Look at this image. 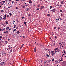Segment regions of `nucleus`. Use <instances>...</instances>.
<instances>
[{"label":"nucleus","mask_w":66,"mask_h":66,"mask_svg":"<svg viewBox=\"0 0 66 66\" xmlns=\"http://www.w3.org/2000/svg\"><path fill=\"white\" fill-rule=\"evenodd\" d=\"M64 53H65V54H66V52H65V51H64Z\"/></svg>","instance_id":"25"},{"label":"nucleus","mask_w":66,"mask_h":66,"mask_svg":"<svg viewBox=\"0 0 66 66\" xmlns=\"http://www.w3.org/2000/svg\"><path fill=\"white\" fill-rule=\"evenodd\" d=\"M32 3V1H31V0H30L29 1V3Z\"/></svg>","instance_id":"7"},{"label":"nucleus","mask_w":66,"mask_h":66,"mask_svg":"<svg viewBox=\"0 0 66 66\" xmlns=\"http://www.w3.org/2000/svg\"><path fill=\"white\" fill-rule=\"evenodd\" d=\"M48 57H50V55H48Z\"/></svg>","instance_id":"57"},{"label":"nucleus","mask_w":66,"mask_h":66,"mask_svg":"<svg viewBox=\"0 0 66 66\" xmlns=\"http://www.w3.org/2000/svg\"><path fill=\"white\" fill-rule=\"evenodd\" d=\"M3 19H4V20H5L6 19V17H4L3 18Z\"/></svg>","instance_id":"15"},{"label":"nucleus","mask_w":66,"mask_h":66,"mask_svg":"<svg viewBox=\"0 0 66 66\" xmlns=\"http://www.w3.org/2000/svg\"><path fill=\"white\" fill-rule=\"evenodd\" d=\"M5 33H8V31H6V32H4V34Z\"/></svg>","instance_id":"9"},{"label":"nucleus","mask_w":66,"mask_h":66,"mask_svg":"<svg viewBox=\"0 0 66 66\" xmlns=\"http://www.w3.org/2000/svg\"><path fill=\"white\" fill-rule=\"evenodd\" d=\"M49 53H50H50H51V52H50V51L49 52Z\"/></svg>","instance_id":"58"},{"label":"nucleus","mask_w":66,"mask_h":66,"mask_svg":"<svg viewBox=\"0 0 66 66\" xmlns=\"http://www.w3.org/2000/svg\"><path fill=\"white\" fill-rule=\"evenodd\" d=\"M28 6V5H26V6Z\"/></svg>","instance_id":"59"},{"label":"nucleus","mask_w":66,"mask_h":66,"mask_svg":"<svg viewBox=\"0 0 66 66\" xmlns=\"http://www.w3.org/2000/svg\"><path fill=\"white\" fill-rule=\"evenodd\" d=\"M1 12H2V13H3V12H4V11L3 10H2L1 11Z\"/></svg>","instance_id":"32"},{"label":"nucleus","mask_w":66,"mask_h":66,"mask_svg":"<svg viewBox=\"0 0 66 66\" xmlns=\"http://www.w3.org/2000/svg\"><path fill=\"white\" fill-rule=\"evenodd\" d=\"M57 37L56 36H55V38H56Z\"/></svg>","instance_id":"37"},{"label":"nucleus","mask_w":66,"mask_h":66,"mask_svg":"<svg viewBox=\"0 0 66 66\" xmlns=\"http://www.w3.org/2000/svg\"><path fill=\"white\" fill-rule=\"evenodd\" d=\"M44 6H43L41 7L40 9L42 10V9H44Z\"/></svg>","instance_id":"5"},{"label":"nucleus","mask_w":66,"mask_h":66,"mask_svg":"<svg viewBox=\"0 0 66 66\" xmlns=\"http://www.w3.org/2000/svg\"><path fill=\"white\" fill-rule=\"evenodd\" d=\"M9 14H10V16H12V13H10Z\"/></svg>","instance_id":"20"},{"label":"nucleus","mask_w":66,"mask_h":66,"mask_svg":"<svg viewBox=\"0 0 66 66\" xmlns=\"http://www.w3.org/2000/svg\"><path fill=\"white\" fill-rule=\"evenodd\" d=\"M56 20L57 21V20H59V19H56Z\"/></svg>","instance_id":"53"},{"label":"nucleus","mask_w":66,"mask_h":66,"mask_svg":"<svg viewBox=\"0 0 66 66\" xmlns=\"http://www.w3.org/2000/svg\"><path fill=\"white\" fill-rule=\"evenodd\" d=\"M24 24H25V25H26V24H26V22H24Z\"/></svg>","instance_id":"23"},{"label":"nucleus","mask_w":66,"mask_h":66,"mask_svg":"<svg viewBox=\"0 0 66 66\" xmlns=\"http://www.w3.org/2000/svg\"><path fill=\"white\" fill-rule=\"evenodd\" d=\"M61 4H63V2L62 1L61 2Z\"/></svg>","instance_id":"16"},{"label":"nucleus","mask_w":66,"mask_h":66,"mask_svg":"<svg viewBox=\"0 0 66 66\" xmlns=\"http://www.w3.org/2000/svg\"><path fill=\"white\" fill-rule=\"evenodd\" d=\"M54 51H51V53H52V54H53V53H54Z\"/></svg>","instance_id":"8"},{"label":"nucleus","mask_w":66,"mask_h":66,"mask_svg":"<svg viewBox=\"0 0 66 66\" xmlns=\"http://www.w3.org/2000/svg\"><path fill=\"white\" fill-rule=\"evenodd\" d=\"M62 61V59H61V60H60V61Z\"/></svg>","instance_id":"43"},{"label":"nucleus","mask_w":66,"mask_h":66,"mask_svg":"<svg viewBox=\"0 0 66 66\" xmlns=\"http://www.w3.org/2000/svg\"><path fill=\"white\" fill-rule=\"evenodd\" d=\"M13 31H16V29H14V30H13Z\"/></svg>","instance_id":"41"},{"label":"nucleus","mask_w":66,"mask_h":66,"mask_svg":"<svg viewBox=\"0 0 66 66\" xmlns=\"http://www.w3.org/2000/svg\"><path fill=\"white\" fill-rule=\"evenodd\" d=\"M22 7L23 8H24V7H25V6L24 5L23 6H22Z\"/></svg>","instance_id":"24"},{"label":"nucleus","mask_w":66,"mask_h":66,"mask_svg":"<svg viewBox=\"0 0 66 66\" xmlns=\"http://www.w3.org/2000/svg\"><path fill=\"white\" fill-rule=\"evenodd\" d=\"M0 38H2V36H0Z\"/></svg>","instance_id":"42"},{"label":"nucleus","mask_w":66,"mask_h":66,"mask_svg":"<svg viewBox=\"0 0 66 66\" xmlns=\"http://www.w3.org/2000/svg\"><path fill=\"white\" fill-rule=\"evenodd\" d=\"M7 17H9V15H7Z\"/></svg>","instance_id":"39"},{"label":"nucleus","mask_w":66,"mask_h":66,"mask_svg":"<svg viewBox=\"0 0 66 66\" xmlns=\"http://www.w3.org/2000/svg\"><path fill=\"white\" fill-rule=\"evenodd\" d=\"M54 45H55V43H54L53 44Z\"/></svg>","instance_id":"47"},{"label":"nucleus","mask_w":66,"mask_h":66,"mask_svg":"<svg viewBox=\"0 0 66 66\" xmlns=\"http://www.w3.org/2000/svg\"><path fill=\"white\" fill-rule=\"evenodd\" d=\"M60 5L59 6H61V7L62 6V5H61V4H60Z\"/></svg>","instance_id":"34"},{"label":"nucleus","mask_w":66,"mask_h":66,"mask_svg":"<svg viewBox=\"0 0 66 66\" xmlns=\"http://www.w3.org/2000/svg\"><path fill=\"white\" fill-rule=\"evenodd\" d=\"M1 30H2L1 29V28H0V31H1Z\"/></svg>","instance_id":"51"},{"label":"nucleus","mask_w":66,"mask_h":66,"mask_svg":"<svg viewBox=\"0 0 66 66\" xmlns=\"http://www.w3.org/2000/svg\"><path fill=\"white\" fill-rule=\"evenodd\" d=\"M24 0H22V1H23Z\"/></svg>","instance_id":"60"},{"label":"nucleus","mask_w":66,"mask_h":66,"mask_svg":"<svg viewBox=\"0 0 66 66\" xmlns=\"http://www.w3.org/2000/svg\"><path fill=\"white\" fill-rule=\"evenodd\" d=\"M52 61H54V59H53L52 60Z\"/></svg>","instance_id":"31"},{"label":"nucleus","mask_w":66,"mask_h":66,"mask_svg":"<svg viewBox=\"0 0 66 66\" xmlns=\"http://www.w3.org/2000/svg\"><path fill=\"white\" fill-rule=\"evenodd\" d=\"M4 16H5V17H6V14H5V15H4Z\"/></svg>","instance_id":"30"},{"label":"nucleus","mask_w":66,"mask_h":66,"mask_svg":"<svg viewBox=\"0 0 66 66\" xmlns=\"http://www.w3.org/2000/svg\"><path fill=\"white\" fill-rule=\"evenodd\" d=\"M24 45V44H22V47H23V45Z\"/></svg>","instance_id":"36"},{"label":"nucleus","mask_w":66,"mask_h":66,"mask_svg":"<svg viewBox=\"0 0 66 66\" xmlns=\"http://www.w3.org/2000/svg\"><path fill=\"white\" fill-rule=\"evenodd\" d=\"M46 55L47 56V57L48 56V54H46Z\"/></svg>","instance_id":"46"},{"label":"nucleus","mask_w":66,"mask_h":66,"mask_svg":"<svg viewBox=\"0 0 66 66\" xmlns=\"http://www.w3.org/2000/svg\"><path fill=\"white\" fill-rule=\"evenodd\" d=\"M61 16H62V17H63V14H61Z\"/></svg>","instance_id":"40"},{"label":"nucleus","mask_w":66,"mask_h":66,"mask_svg":"<svg viewBox=\"0 0 66 66\" xmlns=\"http://www.w3.org/2000/svg\"><path fill=\"white\" fill-rule=\"evenodd\" d=\"M3 2V4H4V3H5V1H2V2Z\"/></svg>","instance_id":"21"},{"label":"nucleus","mask_w":66,"mask_h":66,"mask_svg":"<svg viewBox=\"0 0 66 66\" xmlns=\"http://www.w3.org/2000/svg\"><path fill=\"white\" fill-rule=\"evenodd\" d=\"M24 61L25 62H27V61L26 60H24Z\"/></svg>","instance_id":"29"},{"label":"nucleus","mask_w":66,"mask_h":66,"mask_svg":"<svg viewBox=\"0 0 66 66\" xmlns=\"http://www.w3.org/2000/svg\"><path fill=\"white\" fill-rule=\"evenodd\" d=\"M38 7H39V5H38Z\"/></svg>","instance_id":"55"},{"label":"nucleus","mask_w":66,"mask_h":66,"mask_svg":"<svg viewBox=\"0 0 66 66\" xmlns=\"http://www.w3.org/2000/svg\"><path fill=\"white\" fill-rule=\"evenodd\" d=\"M35 52H36V47H35L34 50Z\"/></svg>","instance_id":"2"},{"label":"nucleus","mask_w":66,"mask_h":66,"mask_svg":"<svg viewBox=\"0 0 66 66\" xmlns=\"http://www.w3.org/2000/svg\"><path fill=\"white\" fill-rule=\"evenodd\" d=\"M52 12H55V9H54L52 10Z\"/></svg>","instance_id":"6"},{"label":"nucleus","mask_w":66,"mask_h":66,"mask_svg":"<svg viewBox=\"0 0 66 66\" xmlns=\"http://www.w3.org/2000/svg\"><path fill=\"white\" fill-rule=\"evenodd\" d=\"M2 3V2H0V3Z\"/></svg>","instance_id":"62"},{"label":"nucleus","mask_w":66,"mask_h":66,"mask_svg":"<svg viewBox=\"0 0 66 66\" xmlns=\"http://www.w3.org/2000/svg\"><path fill=\"white\" fill-rule=\"evenodd\" d=\"M16 29L17 30H18V29H19V28H18V27H17L16 28Z\"/></svg>","instance_id":"26"},{"label":"nucleus","mask_w":66,"mask_h":66,"mask_svg":"<svg viewBox=\"0 0 66 66\" xmlns=\"http://www.w3.org/2000/svg\"><path fill=\"white\" fill-rule=\"evenodd\" d=\"M5 64V63H4V62H1V65L2 66H3V65H4Z\"/></svg>","instance_id":"1"},{"label":"nucleus","mask_w":66,"mask_h":66,"mask_svg":"<svg viewBox=\"0 0 66 66\" xmlns=\"http://www.w3.org/2000/svg\"><path fill=\"white\" fill-rule=\"evenodd\" d=\"M20 33V32H19V31H18L16 32V33H17V34H19Z\"/></svg>","instance_id":"12"},{"label":"nucleus","mask_w":66,"mask_h":66,"mask_svg":"<svg viewBox=\"0 0 66 66\" xmlns=\"http://www.w3.org/2000/svg\"><path fill=\"white\" fill-rule=\"evenodd\" d=\"M9 1H11V0H9Z\"/></svg>","instance_id":"64"},{"label":"nucleus","mask_w":66,"mask_h":66,"mask_svg":"<svg viewBox=\"0 0 66 66\" xmlns=\"http://www.w3.org/2000/svg\"><path fill=\"white\" fill-rule=\"evenodd\" d=\"M62 66H66V63H64L62 64Z\"/></svg>","instance_id":"3"},{"label":"nucleus","mask_w":66,"mask_h":66,"mask_svg":"<svg viewBox=\"0 0 66 66\" xmlns=\"http://www.w3.org/2000/svg\"><path fill=\"white\" fill-rule=\"evenodd\" d=\"M30 14H28V16H30Z\"/></svg>","instance_id":"61"},{"label":"nucleus","mask_w":66,"mask_h":66,"mask_svg":"<svg viewBox=\"0 0 66 66\" xmlns=\"http://www.w3.org/2000/svg\"><path fill=\"white\" fill-rule=\"evenodd\" d=\"M29 8H28L26 10V11H29Z\"/></svg>","instance_id":"17"},{"label":"nucleus","mask_w":66,"mask_h":66,"mask_svg":"<svg viewBox=\"0 0 66 66\" xmlns=\"http://www.w3.org/2000/svg\"><path fill=\"white\" fill-rule=\"evenodd\" d=\"M1 42H3V40H1Z\"/></svg>","instance_id":"52"},{"label":"nucleus","mask_w":66,"mask_h":66,"mask_svg":"<svg viewBox=\"0 0 66 66\" xmlns=\"http://www.w3.org/2000/svg\"><path fill=\"white\" fill-rule=\"evenodd\" d=\"M47 16H50V14H48L47 15Z\"/></svg>","instance_id":"18"},{"label":"nucleus","mask_w":66,"mask_h":66,"mask_svg":"<svg viewBox=\"0 0 66 66\" xmlns=\"http://www.w3.org/2000/svg\"><path fill=\"white\" fill-rule=\"evenodd\" d=\"M14 27L13 28H15V27H16V24H14Z\"/></svg>","instance_id":"13"},{"label":"nucleus","mask_w":66,"mask_h":66,"mask_svg":"<svg viewBox=\"0 0 66 66\" xmlns=\"http://www.w3.org/2000/svg\"><path fill=\"white\" fill-rule=\"evenodd\" d=\"M22 48V46H21L20 48V49H21V48Z\"/></svg>","instance_id":"44"},{"label":"nucleus","mask_w":66,"mask_h":66,"mask_svg":"<svg viewBox=\"0 0 66 66\" xmlns=\"http://www.w3.org/2000/svg\"><path fill=\"white\" fill-rule=\"evenodd\" d=\"M9 30H11V29L10 28Z\"/></svg>","instance_id":"54"},{"label":"nucleus","mask_w":66,"mask_h":66,"mask_svg":"<svg viewBox=\"0 0 66 66\" xmlns=\"http://www.w3.org/2000/svg\"><path fill=\"white\" fill-rule=\"evenodd\" d=\"M58 29V30H60V27H59Z\"/></svg>","instance_id":"33"},{"label":"nucleus","mask_w":66,"mask_h":66,"mask_svg":"<svg viewBox=\"0 0 66 66\" xmlns=\"http://www.w3.org/2000/svg\"><path fill=\"white\" fill-rule=\"evenodd\" d=\"M54 29H56V27H54Z\"/></svg>","instance_id":"28"},{"label":"nucleus","mask_w":66,"mask_h":66,"mask_svg":"<svg viewBox=\"0 0 66 66\" xmlns=\"http://www.w3.org/2000/svg\"><path fill=\"white\" fill-rule=\"evenodd\" d=\"M8 23V22H7V21H6V23Z\"/></svg>","instance_id":"48"},{"label":"nucleus","mask_w":66,"mask_h":66,"mask_svg":"<svg viewBox=\"0 0 66 66\" xmlns=\"http://www.w3.org/2000/svg\"><path fill=\"white\" fill-rule=\"evenodd\" d=\"M59 49V48H56L54 49L55 51H56V50H57Z\"/></svg>","instance_id":"4"},{"label":"nucleus","mask_w":66,"mask_h":66,"mask_svg":"<svg viewBox=\"0 0 66 66\" xmlns=\"http://www.w3.org/2000/svg\"><path fill=\"white\" fill-rule=\"evenodd\" d=\"M19 0H16V1H19Z\"/></svg>","instance_id":"56"},{"label":"nucleus","mask_w":66,"mask_h":66,"mask_svg":"<svg viewBox=\"0 0 66 66\" xmlns=\"http://www.w3.org/2000/svg\"><path fill=\"white\" fill-rule=\"evenodd\" d=\"M12 49H11V50L10 51V53H11V52H12Z\"/></svg>","instance_id":"14"},{"label":"nucleus","mask_w":66,"mask_h":66,"mask_svg":"<svg viewBox=\"0 0 66 66\" xmlns=\"http://www.w3.org/2000/svg\"><path fill=\"white\" fill-rule=\"evenodd\" d=\"M23 38H24L25 37H24V36H23Z\"/></svg>","instance_id":"45"},{"label":"nucleus","mask_w":66,"mask_h":66,"mask_svg":"<svg viewBox=\"0 0 66 66\" xmlns=\"http://www.w3.org/2000/svg\"><path fill=\"white\" fill-rule=\"evenodd\" d=\"M16 21L17 22H19V21L18 20V19H16Z\"/></svg>","instance_id":"19"},{"label":"nucleus","mask_w":66,"mask_h":66,"mask_svg":"<svg viewBox=\"0 0 66 66\" xmlns=\"http://www.w3.org/2000/svg\"><path fill=\"white\" fill-rule=\"evenodd\" d=\"M60 11L61 12H62V10H60Z\"/></svg>","instance_id":"38"},{"label":"nucleus","mask_w":66,"mask_h":66,"mask_svg":"<svg viewBox=\"0 0 66 66\" xmlns=\"http://www.w3.org/2000/svg\"><path fill=\"white\" fill-rule=\"evenodd\" d=\"M60 20H63V19H61V18H60Z\"/></svg>","instance_id":"49"},{"label":"nucleus","mask_w":66,"mask_h":66,"mask_svg":"<svg viewBox=\"0 0 66 66\" xmlns=\"http://www.w3.org/2000/svg\"><path fill=\"white\" fill-rule=\"evenodd\" d=\"M50 9H52V6H50Z\"/></svg>","instance_id":"22"},{"label":"nucleus","mask_w":66,"mask_h":66,"mask_svg":"<svg viewBox=\"0 0 66 66\" xmlns=\"http://www.w3.org/2000/svg\"><path fill=\"white\" fill-rule=\"evenodd\" d=\"M59 51H60V50H58L56 51H55V53H56V52H59Z\"/></svg>","instance_id":"10"},{"label":"nucleus","mask_w":66,"mask_h":66,"mask_svg":"<svg viewBox=\"0 0 66 66\" xmlns=\"http://www.w3.org/2000/svg\"><path fill=\"white\" fill-rule=\"evenodd\" d=\"M22 18L23 19V18H24V17L23 16V17H22Z\"/></svg>","instance_id":"50"},{"label":"nucleus","mask_w":66,"mask_h":66,"mask_svg":"<svg viewBox=\"0 0 66 66\" xmlns=\"http://www.w3.org/2000/svg\"><path fill=\"white\" fill-rule=\"evenodd\" d=\"M6 30H7L8 29H9V27H7L6 28Z\"/></svg>","instance_id":"11"},{"label":"nucleus","mask_w":66,"mask_h":66,"mask_svg":"<svg viewBox=\"0 0 66 66\" xmlns=\"http://www.w3.org/2000/svg\"><path fill=\"white\" fill-rule=\"evenodd\" d=\"M36 10H39V8H37V9H36Z\"/></svg>","instance_id":"35"},{"label":"nucleus","mask_w":66,"mask_h":66,"mask_svg":"<svg viewBox=\"0 0 66 66\" xmlns=\"http://www.w3.org/2000/svg\"><path fill=\"white\" fill-rule=\"evenodd\" d=\"M46 62H45V64H46Z\"/></svg>","instance_id":"63"},{"label":"nucleus","mask_w":66,"mask_h":66,"mask_svg":"<svg viewBox=\"0 0 66 66\" xmlns=\"http://www.w3.org/2000/svg\"><path fill=\"white\" fill-rule=\"evenodd\" d=\"M54 54H55V53H54L53 54H52V56H53V55H54Z\"/></svg>","instance_id":"27"}]
</instances>
